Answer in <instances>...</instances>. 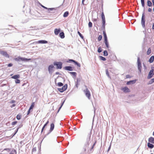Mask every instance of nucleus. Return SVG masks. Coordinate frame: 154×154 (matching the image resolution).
Here are the masks:
<instances>
[{"instance_id": "b1692460", "label": "nucleus", "mask_w": 154, "mask_h": 154, "mask_svg": "<svg viewBox=\"0 0 154 154\" xmlns=\"http://www.w3.org/2000/svg\"><path fill=\"white\" fill-rule=\"evenodd\" d=\"M147 4L148 6L149 7H151L152 6V4L151 2L149 0H148L147 2Z\"/></svg>"}, {"instance_id": "393cba45", "label": "nucleus", "mask_w": 154, "mask_h": 154, "mask_svg": "<svg viewBox=\"0 0 154 154\" xmlns=\"http://www.w3.org/2000/svg\"><path fill=\"white\" fill-rule=\"evenodd\" d=\"M69 12L67 11H66L65 12L63 15V16L64 17H67L69 15Z\"/></svg>"}, {"instance_id": "5701e85b", "label": "nucleus", "mask_w": 154, "mask_h": 154, "mask_svg": "<svg viewBox=\"0 0 154 154\" xmlns=\"http://www.w3.org/2000/svg\"><path fill=\"white\" fill-rule=\"evenodd\" d=\"M35 106V103L34 102H32L31 104V106H30L29 108V110H31L32 109L33 107H34Z\"/></svg>"}, {"instance_id": "ea45409f", "label": "nucleus", "mask_w": 154, "mask_h": 154, "mask_svg": "<svg viewBox=\"0 0 154 154\" xmlns=\"http://www.w3.org/2000/svg\"><path fill=\"white\" fill-rule=\"evenodd\" d=\"M64 101H65V100H64L63 101V102H62L61 106L59 107V109H58V112H59V110H60V109H61V108L62 107V106H63V104H64Z\"/></svg>"}, {"instance_id": "864d4df0", "label": "nucleus", "mask_w": 154, "mask_h": 154, "mask_svg": "<svg viewBox=\"0 0 154 154\" xmlns=\"http://www.w3.org/2000/svg\"><path fill=\"white\" fill-rule=\"evenodd\" d=\"M148 11L149 12H151L152 11V9L151 8H149L148 9Z\"/></svg>"}, {"instance_id": "3c124183", "label": "nucleus", "mask_w": 154, "mask_h": 154, "mask_svg": "<svg viewBox=\"0 0 154 154\" xmlns=\"http://www.w3.org/2000/svg\"><path fill=\"white\" fill-rule=\"evenodd\" d=\"M132 81H128V82H127V85H130V84H131V82Z\"/></svg>"}, {"instance_id": "09e8293b", "label": "nucleus", "mask_w": 154, "mask_h": 154, "mask_svg": "<svg viewBox=\"0 0 154 154\" xmlns=\"http://www.w3.org/2000/svg\"><path fill=\"white\" fill-rule=\"evenodd\" d=\"M13 66V64L12 63H9L8 65V67H11Z\"/></svg>"}, {"instance_id": "052dcab7", "label": "nucleus", "mask_w": 154, "mask_h": 154, "mask_svg": "<svg viewBox=\"0 0 154 154\" xmlns=\"http://www.w3.org/2000/svg\"><path fill=\"white\" fill-rule=\"evenodd\" d=\"M55 73L56 74L58 75L59 74V72H56Z\"/></svg>"}, {"instance_id": "338daca9", "label": "nucleus", "mask_w": 154, "mask_h": 154, "mask_svg": "<svg viewBox=\"0 0 154 154\" xmlns=\"http://www.w3.org/2000/svg\"><path fill=\"white\" fill-rule=\"evenodd\" d=\"M5 150H9V149H4Z\"/></svg>"}, {"instance_id": "0eeeda50", "label": "nucleus", "mask_w": 154, "mask_h": 154, "mask_svg": "<svg viewBox=\"0 0 154 154\" xmlns=\"http://www.w3.org/2000/svg\"><path fill=\"white\" fill-rule=\"evenodd\" d=\"M137 65H138V69L139 70L140 72H141V68H142L141 64V62L140 60V59L139 58H138L137 59Z\"/></svg>"}, {"instance_id": "a878e982", "label": "nucleus", "mask_w": 154, "mask_h": 154, "mask_svg": "<svg viewBox=\"0 0 154 154\" xmlns=\"http://www.w3.org/2000/svg\"><path fill=\"white\" fill-rule=\"evenodd\" d=\"M151 52V50L150 48H149L148 49V50L147 52V54L148 55H149L150 54Z\"/></svg>"}, {"instance_id": "bb28decb", "label": "nucleus", "mask_w": 154, "mask_h": 154, "mask_svg": "<svg viewBox=\"0 0 154 154\" xmlns=\"http://www.w3.org/2000/svg\"><path fill=\"white\" fill-rule=\"evenodd\" d=\"M104 42L105 43V44L106 45V46L109 49V43L107 41V40L105 41Z\"/></svg>"}, {"instance_id": "37998d69", "label": "nucleus", "mask_w": 154, "mask_h": 154, "mask_svg": "<svg viewBox=\"0 0 154 154\" xmlns=\"http://www.w3.org/2000/svg\"><path fill=\"white\" fill-rule=\"evenodd\" d=\"M88 26L89 27H92V23L91 22H89L88 23Z\"/></svg>"}, {"instance_id": "c03bdc74", "label": "nucleus", "mask_w": 154, "mask_h": 154, "mask_svg": "<svg viewBox=\"0 0 154 154\" xmlns=\"http://www.w3.org/2000/svg\"><path fill=\"white\" fill-rule=\"evenodd\" d=\"M90 139H91V136L90 135L89 136L88 140L87 142V145H88V146L89 145V141H90Z\"/></svg>"}, {"instance_id": "603ef678", "label": "nucleus", "mask_w": 154, "mask_h": 154, "mask_svg": "<svg viewBox=\"0 0 154 154\" xmlns=\"http://www.w3.org/2000/svg\"><path fill=\"white\" fill-rule=\"evenodd\" d=\"M106 75L108 76H109V72L107 70H106Z\"/></svg>"}, {"instance_id": "5fc2aeb1", "label": "nucleus", "mask_w": 154, "mask_h": 154, "mask_svg": "<svg viewBox=\"0 0 154 154\" xmlns=\"http://www.w3.org/2000/svg\"><path fill=\"white\" fill-rule=\"evenodd\" d=\"M31 110H29V109L28 111L27 112V115H29L30 113V111Z\"/></svg>"}, {"instance_id": "7ed1b4c3", "label": "nucleus", "mask_w": 154, "mask_h": 154, "mask_svg": "<svg viewBox=\"0 0 154 154\" xmlns=\"http://www.w3.org/2000/svg\"><path fill=\"white\" fill-rule=\"evenodd\" d=\"M85 87L87 88V86H85ZM84 91L85 92L86 96L88 98V99H90L91 95L88 89L87 88H86L85 90H84Z\"/></svg>"}, {"instance_id": "a211bd4d", "label": "nucleus", "mask_w": 154, "mask_h": 154, "mask_svg": "<svg viewBox=\"0 0 154 154\" xmlns=\"http://www.w3.org/2000/svg\"><path fill=\"white\" fill-rule=\"evenodd\" d=\"M20 76L19 75H15L11 77L12 78L16 79L20 78Z\"/></svg>"}, {"instance_id": "bf43d9fd", "label": "nucleus", "mask_w": 154, "mask_h": 154, "mask_svg": "<svg viewBox=\"0 0 154 154\" xmlns=\"http://www.w3.org/2000/svg\"><path fill=\"white\" fill-rule=\"evenodd\" d=\"M16 106L15 104H13L12 106H11V107H14V106Z\"/></svg>"}, {"instance_id": "13d9d810", "label": "nucleus", "mask_w": 154, "mask_h": 154, "mask_svg": "<svg viewBox=\"0 0 154 154\" xmlns=\"http://www.w3.org/2000/svg\"><path fill=\"white\" fill-rule=\"evenodd\" d=\"M152 29H154V23L153 24L152 26Z\"/></svg>"}, {"instance_id": "4468645a", "label": "nucleus", "mask_w": 154, "mask_h": 154, "mask_svg": "<svg viewBox=\"0 0 154 154\" xmlns=\"http://www.w3.org/2000/svg\"><path fill=\"white\" fill-rule=\"evenodd\" d=\"M37 43L38 44H46L48 43V42L45 40H41L38 41Z\"/></svg>"}, {"instance_id": "6e6d98bb", "label": "nucleus", "mask_w": 154, "mask_h": 154, "mask_svg": "<svg viewBox=\"0 0 154 154\" xmlns=\"http://www.w3.org/2000/svg\"><path fill=\"white\" fill-rule=\"evenodd\" d=\"M36 149L35 148H33L32 149V152H33L34 151H36Z\"/></svg>"}, {"instance_id": "f704fd0d", "label": "nucleus", "mask_w": 154, "mask_h": 154, "mask_svg": "<svg viewBox=\"0 0 154 154\" xmlns=\"http://www.w3.org/2000/svg\"><path fill=\"white\" fill-rule=\"evenodd\" d=\"M16 118L18 120H20L21 118V116L19 115H17V116Z\"/></svg>"}, {"instance_id": "f8f14e48", "label": "nucleus", "mask_w": 154, "mask_h": 154, "mask_svg": "<svg viewBox=\"0 0 154 154\" xmlns=\"http://www.w3.org/2000/svg\"><path fill=\"white\" fill-rule=\"evenodd\" d=\"M69 61H72L74 62L76 65H77L79 67L81 66V65L80 63H77L76 61H75L74 60L70 59L69 60V61H68L67 62H69Z\"/></svg>"}, {"instance_id": "72a5a7b5", "label": "nucleus", "mask_w": 154, "mask_h": 154, "mask_svg": "<svg viewBox=\"0 0 154 154\" xmlns=\"http://www.w3.org/2000/svg\"><path fill=\"white\" fill-rule=\"evenodd\" d=\"M102 23H103V25H102L103 27V28H105V20H102Z\"/></svg>"}, {"instance_id": "69168bd1", "label": "nucleus", "mask_w": 154, "mask_h": 154, "mask_svg": "<svg viewBox=\"0 0 154 154\" xmlns=\"http://www.w3.org/2000/svg\"><path fill=\"white\" fill-rule=\"evenodd\" d=\"M42 6L43 8H46V9H47V8H46V7H45V6Z\"/></svg>"}, {"instance_id": "4d7b16f0", "label": "nucleus", "mask_w": 154, "mask_h": 154, "mask_svg": "<svg viewBox=\"0 0 154 154\" xmlns=\"http://www.w3.org/2000/svg\"><path fill=\"white\" fill-rule=\"evenodd\" d=\"M97 19H93V21L94 22V21H97Z\"/></svg>"}, {"instance_id": "de8ad7c7", "label": "nucleus", "mask_w": 154, "mask_h": 154, "mask_svg": "<svg viewBox=\"0 0 154 154\" xmlns=\"http://www.w3.org/2000/svg\"><path fill=\"white\" fill-rule=\"evenodd\" d=\"M130 81H132L131 82V84H133L135 83L136 80H134Z\"/></svg>"}, {"instance_id": "20e7f679", "label": "nucleus", "mask_w": 154, "mask_h": 154, "mask_svg": "<svg viewBox=\"0 0 154 154\" xmlns=\"http://www.w3.org/2000/svg\"><path fill=\"white\" fill-rule=\"evenodd\" d=\"M141 23L143 27L144 28L145 27V19L144 14H142L141 18Z\"/></svg>"}, {"instance_id": "2eb2a0df", "label": "nucleus", "mask_w": 154, "mask_h": 154, "mask_svg": "<svg viewBox=\"0 0 154 154\" xmlns=\"http://www.w3.org/2000/svg\"><path fill=\"white\" fill-rule=\"evenodd\" d=\"M64 69L65 70L69 71H72L73 69L72 67L71 66H66L64 67Z\"/></svg>"}, {"instance_id": "6e6552de", "label": "nucleus", "mask_w": 154, "mask_h": 154, "mask_svg": "<svg viewBox=\"0 0 154 154\" xmlns=\"http://www.w3.org/2000/svg\"><path fill=\"white\" fill-rule=\"evenodd\" d=\"M121 90L125 93L129 92L130 91L129 89L126 86L122 87Z\"/></svg>"}, {"instance_id": "e433bc0d", "label": "nucleus", "mask_w": 154, "mask_h": 154, "mask_svg": "<svg viewBox=\"0 0 154 154\" xmlns=\"http://www.w3.org/2000/svg\"><path fill=\"white\" fill-rule=\"evenodd\" d=\"M78 33L82 38H83V36L79 31H78Z\"/></svg>"}, {"instance_id": "f3484780", "label": "nucleus", "mask_w": 154, "mask_h": 154, "mask_svg": "<svg viewBox=\"0 0 154 154\" xmlns=\"http://www.w3.org/2000/svg\"><path fill=\"white\" fill-rule=\"evenodd\" d=\"M60 29H55L54 30V32L55 34L56 35H57L58 34L59 32H60Z\"/></svg>"}, {"instance_id": "6ab92c4d", "label": "nucleus", "mask_w": 154, "mask_h": 154, "mask_svg": "<svg viewBox=\"0 0 154 154\" xmlns=\"http://www.w3.org/2000/svg\"><path fill=\"white\" fill-rule=\"evenodd\" d=\"M147 146L149 148L151 149H152L154 147V145L150 143L149 142L148 143Z\"/></svg>"}, {"instance_id": "c85d7f7f", "label": "nucleus", "mask_w": 154, "mask_h": 154, "mask_svg": "<svg viewBox=\"0 0 154 154\" xmlns=\"http://www.w3.org/2000/svg\"><path fill=\"white\" fill-rule=\"evenodd\" d=\"M101 17H102V20H105V16H104V15L103 12L102 14Z\"/></svg>"}, {"instance_id": "dca6fc26", "label": "nucleus", "mask_w": 154, "mask_h": 154, "mask_svg": "<svg viewBox=\"0 0 154 154\" xmlns=\"http://www.w3.org/2000/svg\"><path fill=\"white\" fill-rule=\"evenodd\" d=\"M148 141L149 143L154 144V138L152 137H149L148 139Z\"/></svg>"}, {"instance_id": "a18cd8bd", "label": "nucleus", "mask_w": 154, "mask_h": 154, "mask_svg": "<svg viewBox=\"0 0 154 154\" xmlns=\"http://www.w3.org/2000/svg\"><path fill=\"white\" fill-rule=\"evenodd\" d=\"M102 51V50L101 49V48L100 47H99V48H98V52L99 53L101 52Z\"/></svg>"}, {"instance_id": "e2e57ef3", "label": "nucleus", "mask_w": 154, "mask_h": 154, "mask_svg": "<svg viewBox=\"0 0 154 154\" xmlns=\"http://www.w3.org/2000/svg\"><path fill=\"white\" fill-rule=\"evenodd\" d=\"M152 1L153 3V5L154 6V0H152Z\"/></svg>"}, {"instance_id": "9d476101", "label": "nucleus", "mask_w": 154, "mask_h": 154, "mask_svg": "<svg viewBox=\"0 0 154 154\" xmlns=\"http://www.w3.org/2000/svg\"><path fill=\"white\" fill-rule=\"evenodd\" d=\"M96 141H95V143L91 147V148H90L88 150V153H92L93 152V148L94 147V146L95 145L96 143Z\"/></svg>"}, {"instance_id": "2f4dec72", "label": "nucleus", "mask_w": 154, "mask_h": 154, "mask_svg": "<svg viewBox=\"0 0 154 154\" xmlns=\"http://www.w3.org/2000/svg\"><path fill=\"white\" fill-rule=\"evenodd\" d=\"M57 85L60 87L62 86L63 85V84L61 82H59L57 83Z\"/></svg>"}, {"instance_id": "58836bf2", "label": "nucleus", "mask_w": 154, "mask_h": 154, "mask_svg": "<svg viewBox=\"0 0 154 154\" xmlns=\"http://www.w3.org/2000/svg\"><path fill=\"white\" fill-rule=\"evenodd\" d=\"M154 82V78L152 79L149 82V84H152Z\"/></svg>"}, {"instance_id": "ddd939ff", "label": "nucleus", "mask_w": 154, "mask_h": 154, "mask_svg": "<svg viewBox=\"0 0 154 154\" xmlns=\"http://www.w3.org/2000/svg\"><path fill=\"white\" fill-rule=\"evenodd\" d=\"M54 122H52L50 125V128L49 130L50 132H51L54 130Z\"/></svg>"}, {"instance_id": "680f3d73", "label": "nucleus", "mask_w": 154, "mask_h": 154, "mask_svg": "<svg viewBox=\"0 0 154 154\" xmlns=\"http://www.w3.org/2000/svg\"><path fill=\"white\" fill-rule=\"evenodd\" d=\"M85 0H82V4H83V5H84V2Z\"/></svg>"}, {"instance_id": "473e14b6", "label": "nucleus", "mask_w": 154, "mask_h": 154, "mask_svg": "<svg viewBox=\"0 0 154 154\" xmlns=\"http://www.w3.org/2000/svg\"><path fill=\"white\" fill-rule=\"evenodd\" d=\"M47 124H46V123L44 125V126H43V127L42 128V129L41 132V133H42V132H43V131L44 130V128H45V127L47 126Z\"/></svg>"}, {"instance_id": "a19ab883", "label": "nucleus", "mask_w": 154, "mask_h": 154, "mask_svg": "<svg viewBox=\"0 0 154 154\" xmlns=\"http://www.w3.org/2000/svg\"><path fill=\"white\" fill-rule=\"evenodd\" d=\"M15 82L16 83H19L20 82V80L18 79H17L15 80Z\"/></svg>"}, {"instance_id": "9b49d317", "label": "nucleus", "mask_w": 154, "mask_h": 154, "mask_svg": "<svg viewBox=\"0 0 154 154\" xmlns=\"http://www.w3.org/2000/svg\"><path fill=\"white\" fill-rule=\"evenodd\" d=\"M54 67L53 65H51L49 66L48 68V70L50 73H52L53 71V69Z\"/></svg>"}, {"instance_id": "49530a36", "label": "nucleus", "mask_w": 154, "mask_h": 154, "mask_svg": "<svg viewBox=\"0 0 154 154\" xmlns=\"http://www.w3.org/2000/svg\"><path fill=\"white\" fill-rule=\"evenodd\" d=\"M17 123V121H15V122H13L12 123V125H15Z\"/></svg>"}, {"instance_id": "f03ea898", "label": "nucleus", "mask_w": 154, "mask_h": 154, "mask_svg": "<svg viewBox=\"0 0 154 154\" xmlns=\"http://www.w3.org/2000/svg\"><path fill=\"white\" fill-rule=\"evenodd\" d=\"M54 65L57 66L56 68L57 69H60L62 68V63L61 62H54Z\"/></svg>"}, {"instance_id": "423d86ee", "label": "nucleus", "mask_w": 154, "mask_h": 154, "mask_svg": "<svg viewBox=\"0 0 154 154\" xmlns=\"http://www.w3.org/2000/svg\"><path fill=\"white\" fill-rule=\"evenodd\" d=\"M0 54L5 56L6 57L9 58V56L7 52L4 51H0Z\"/></svg>"}, {"instance_id": "1a4fd4ad", "label": "nucleus", "mask_w": 154, "mask_h": 154, "mask_svg": "<svg viewBox=\"0 0 154 154\" xmlns=\"http://www.w3.org/2000/svg\"><path fill=\"white\" fill-rule=\"evenodd\" d=\"M154 75V72H153V70L152 69L151 70L150 72L149 73V74H148V79H150L151 78L153 75Z\"/></svg>"}, {"instance_id": "79ce46f5", "label": "nucleus", "mask_w": 154, "mask_h": 154, "mask_svg": "<svg viewBox=\"0 0 154 154\" xmlns=\"http://www.w3.org/2000/svg\"><path fill=\"white\" fill-rule=\"evenodd\" d=\"M10 154H16V152L15 150L12 151L11 152Z\"/></svg>"}, {"instance_id": "cd10ccee", "label": "nucleus", "mask_w": 154, "mask_h": 154, "mask_svg": "<svg viewBox=\"0 0 154 154\" xmlns=\"http://www.w3.org/2000/svg\"><path fill=\"white\" fill-rule=\"evenodd\" d=\"M69 73L74 76H76L77 75L76 73L75 72H69Z\"/></svg>"}, {"instance_id": "412c9836", "label": "nucleus", "mask_w": 154, "mask_h": 154, "mask_svg": "<svg viewBox=\"0 0 154 154\" xmlns=\"http://www.w3.org/2000/svg\"><path fill=\"white\" fill-rule=\"evenodd\" d=\"M59 35L60 38H63L65 37L64 34L63 32H61L60 33Z\"/></svg>"}, {"instance_id": "8fccbe9b", "label": "nucleus", "mask_w": 154, "mask_h": 154, "mask_svg": "<svg viewBox=\"0 0 154 154\" xmlns=\"http://www.w3.org/2000/svg\"><path fill=\"white\" fill-rule=\"evenodd\" d=\"M126 78H131V76L129 75H126Z\"/></svg>"}, {"instance_id": "39448f33", "label": "nucleus", "mask_w": 154, "mask_h": 154, "mask_svg": "<svg viewBox=\"0 0 154 154\" xmlns=\"http://www.w3.org/2000/svg\"><path fill=\"white\" fill-rule=\"evenodd\" d=\"M67 88V84H65L62 87V88H58V90L60 92H62L65 91Z\"/></svg>"}, {"instance_id": "7c9ffc66", "label": "nucleus", "mask_w": 154, "mask_h": 154, "mask_svg": "<svg viewBox=\"0 0 154 154\" xmlns=\"http://www.w3.org/2000/svg\"><path fill=\"white\" fill-rule=\"evenodd\" d=\"M103 55L104 56H107L108 55V53L106 51H103Z\"/></svg>"}, {"instance_id": "c9c22d12", "label": "nucleus", "mask_w": 154, "mask_h": 154, "mask_svg": "<svg viewBox=\"0 0 154 154\" xmlns=\"http://www.w3.org/2000/svg\"><path fill=\"white\" fill-rule=\"evenodd\" d=\"M100 58L101 60L103 61H105L106 60V58L102 56H100Z\"/></svg>"}, {"instance_id": "4c0bfd02", "label": "nucleus", "mask_w": 154, "mask_h": 154, "mask_svg": "<svg viewBox=\"0 0 154 154\" xmlns=\"http://www.w3.org/2000/svg\"><path fill=\"white\" fill-rule=\"evenodd\" d=\"M102 38V36L101 35H100L99 36L98 38V41H100Z\"/></svg>"}, {"instance_id": "4be33fe9", "label": "nucleus", "mask_w": 154, "mask_h": 154, "mask_svg": "<svg viewBox=\"0 0 154 154\" xmlns=\"http://www.w3.org/2000/svg\"><path fill=\"white\" fill-rule=\"evenodd\" d=\"M103 34L104 38V41H106V40H107V37L106 35V34L105 31H103Z\"/></svg>"}, {"instance_id": "c756f323", "label": "nucleus", "mask_w": 154, "mask_h": 154, "mask_svg": "<svg viewBox=\"0 0 154 154\" xmlns=\"http://www.w3.org/2000/svg\"><path fill=\"white\" fill-rule=\"evenodd\" d=\"M141 3L143 7H144L145 5L144 0H141Z\"/></svg>"}, {"instance_id": "0e129e2a", "label": "nucleus", "mask_w": 154, "mask_h": 154, "mask_svg": "<svg viewBox=\"0 0 154 154\" xmlns=\"http://www.w3.org/2000/svg\"><path fill=\"white\" fill-rule=\"evenodd\" d=\"M49 121L48 120L47 122H46V124H47V125H48V123H49Z\"/></svg>"}, {"instance_id": "aec40b11", "label": "nucleus", "mask_w": 154, "mask_h": 154, "mask_svg": "<svg viewBox=\"0 0 154 154\" xmlns=\"http://www.w3.org/2000/svg\"><path fill=\"white\" fill-rule=\"evenodd\" d=\"M154 60V56H152L149 58V61L150 63H152L153 62Z\"/></svg>"}, {"instance_id": "f257e3e1", "label": "nucleus", "mask_w": 154, "mask_h": 154, "mask_svg": "<svg viewBox=\"0 0 154 154\" xmlns=\"http://www.w3.org/2000/svg\"><path fill=\"white\" fill-rule=\"evenodd\" d=\"M14 60L17 61H24V62H27L30 60H31V59L29 58L27 59L26 58H23L21 57H16L14 59Z\"/></svg>"}, {"instance_id": "774afa93", "label": "nucleus", "mask_w": 154, "mask_h": 154, "mask_svg": "<svg viewBox=\"0 0 154 154\" xmlns=\"http://www.w3.org/2000/svg\"><path fill=\"white\" fill-rule=\"evenodd\" d=\"M153 135H154V132H153Z\"/></svg>"}]
</instances>
